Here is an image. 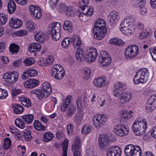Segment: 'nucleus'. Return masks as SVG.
Returning a JSON list of instances; mask_svg holds the SVG:
<instances>
[{
    "mask_svg": "<svg viewBox=\"0 0 156 156\" xmlns=\"http://www.w3.org/2000/svg\"><path fill=\"white\" fill-rule=\"evenodd\" d=\"M109 56L107 51H101L100 55L99 57L98 62H102L103 59Z\"/></svg>",
    "mask_w": 156,
    "mask_h": 156,
    "instance_id": "nucleus-52",
    "label": "nucleus"
},
{
    "mask_svg": "<svg viewBox=\"0 0 156 156\" xmlns=\"http://www.w3.org/2000/svg\"><path fill=\"white\" fill-rule=\"evenodd\" d=\"M76 111L75 108L72 106H69L67 109V115L68 116H72Z\"/></svg>",
    "mask_w": 156,
    "mask_h": 156,
    "instance_id": "nucleus-54",
    "label": "nucleus"
},
{
    "mask_svg": "<svg viewBox=\"0 0 156 156\" xmlns=\"http://www.w3.org/2000/svg\"><path fill=\"white\" fill-rule=\"evenodd\" d=\"M63 28L65 30L70 32L73 28L72 25L71 23L68 20H66L64 22Z\"/></svg>",
    "mask_w": 156,
    "mask_h": 156,
    "instance_id": "nucleus-43",
    "label": "nucleus"
},
{
    "mask_svg": "<svg viewBox=\"0 0 156 156\" xmlns=\"http://www.w3.org/2000/svg\"><path fill=\"white\" fill-rule=\"evenodd\" d=\"M91 69L89 67H86L84 69V74L86 79H88L90 76Z\"/></svg>",
    "mask_w": 156,
    "mask_h": 156,
    "instance_id": "nucleus-63",
    "label": "nucleus"
},
{
    "mask_svg": "<svg viewBox=\"0 0 156 156\" xmlns=\"http://www.w3.org/2000/svg\"><path fill=\"white\" fill-rule=\"evenodd\" d=\"M84 115V113L82 111L80 110L74 117V121L77 125L80 124L82 122Z\"/></svg>",
    "mask_w": 156,
    "mask_h": 156,
    "instance_id": "nucleus-28",
    "label": "nucleus"
},
{
    "mask_svg": "<svg viewBox=\"0 0 156 156\" xmlns=\"http://www.w3.org/2000/svg\"><path fill=\"white\" fill-rule=\"evenodd\" d=\"M52 74L55 79L61 80L64 76L65 71L62 66L57 64L52 68Z\"/></svg>",
    "mask_w": 156,
    "mask_h": 156,
    "instance_id": "nucleus-9",
    "label": "nucleus"
},
{
    "mask_svg": "<svg viewBox=\"0 0 156 156\" xmlns=\"http://www.w3.org/2000/svg\"><path fill=\"white\" fill-rule=\"evenodd\" d=\"M41 48L40 44L37 43H32L29 46V50L31 52L39 51Z\"/></svg>",
    "mask_w": 156,
    "mask_h": 156,
    "instance_id": "nucleus-30",
    "label": "nucleus"
},
{
    "mask_svg": "<svg viewBox=\"0 0 156 156\" xmlns=\"http://www.w3.org/2000/svg\"><path fill=\"white\" fill-rule=\"evenodd\" d=\"M8 96V94L7 91L0 88V99H5Z\"/></svg>",
    "mask_w": 156,
    "mask_h": 156,
    "instance_id": "nucleus-59",
    "label": "nucleus"
},
{
    "mask_svg": "<svg viewBox=\"0 0 156 156\" xmlns=\"http://www.w3.org/2000/svg\"><path fill=\"white\" fill-rule=\"evenodd\" d=\"M48 31L54 41L58 40L61 37V25L59 22H55L49 25Z\"/></svg>",
    "mask_w": 156,
    "mask_h": 156,
    "instance_id": "nucleus-4",
    "label": "nucleus"
},
{
    "mask_svg": "<svg viewBox=\"0 0 156 156\" xmlns=\"http://www.w3.org/2000/svg\"><path fill=\"white\" fill-rule=\"evenodd\" d=\"M124 152L126 156H141L142 151L140 147L138 145L129 144L126 146Z\"/></svg>",
    "mask_w": 156,
    "mask_h": 156,
    "instance_id": "nucleus-5",
    "label": "nucleus"
},
{
    "mask_svg": "<svg viewBox=\"0 0 156 156\" xmlns=\"http://www.w3.org/2000/svg\"><path fill=\"white\" fill-rule=\"evenodd\" d=\"M133 112L129 111L127 112L126 110H122L119 113L121 119L124 122L126 123L131 119L133 115Z\"/></svg>",
    "mask_w": 156,
    "mask_h": 156,
    "instance_id": "nucleus-23",
    "label": "nucleus"
},
{
    "mask_svg": "<svg viewBox=\"0 0 156 156\" xmlns=\"http://www.w3.org/2000/svg\"><path fill=\"white\" fill-rule=\"evenodd\" d=\"M84 9L83 10L81 9L83 11H84L86 9V11L85 12H80L79 14L78 15V16L80 20L84 22L87 21L89 18V16H92L94 13L93 9L90 7H88L87 5L86 6H84Z\"/></svg>",
    "mask_w": 156,
    "mask_h": 156,
    "instance_id": "nucleus-12",
    "label": "nucleus"
},
{
    "mask_svg": "<svg viewBox=\"0 0 156 156\" xmlns=\"http://www.w3.org/2000/svg\"><path fill=\"white\" fill-rule=\"evenodd\" d=\"M71 43L73 47L78 49L82 45V42L80 37L77 35L71 37Z\"/></svg>",
    "mask_w": 156,
    "mask_h": 156,
    "instance_id": "nucleus-22",
    "label": "nucleus"
},
{
    "mask_svg": "<svg viewBox=\"0 0 156 156\" xmlns=\"http://www.w3.org/2000/svg\"><path fill=\"white\" fill-rule=\"evenodd\" d=\"M108 18L109 22L112 24H115L117 22L119 19L118 13L115 11H112L109 14Z\"/></svg>",
    "mask_w": 156,
    "mask_h": 156,
    "instance_id": "nucleus-27",
    "label": "nucleus"
},
{
    "mask_svg": "<svg viewBox=\"0 0 156 156\" xmlns=\"http://www.w3.org/2000/svg\"><path fill=\"white\" fill-rule=\"evenodd\" d=\"M122 90H112L113 95L116 98H119V99L121 97L123 93L122 92Z\"/></svg>",
    "mask_w": 156,
    "mask_h": 156,
    "instance_id": "nucleus-62",
    "label": "nucleus"
},
{
    "mask_svg": "<svg viewBox=\"0 0 156 156\" xmlns=\"http://www.w3.org/2000/svg\"><path fill=\"white\" fill-rule=\"evenodd\" d=\"M149 72L145 68L137 70L133 79V82L135 84L146 83L149 79Z\"/></svg>",
    "mask_w": 156,
    "mask_h": 156,
    "instance_id": "nucleus-2",
    "label": "nucleus"
},
{
    "mask_svg": "<svg viewBox=\"0 0 156 156\" xmlns=\"http://www.w3.org/2000/svg\"><path fill=\"white\" fill-rule=\"evenodd\" d=\"M71 98L72 96L71 95H69L66 98L64 101L60 104V108L62 112H64L67 110Z\"/></svg>",
    "mask_w": 156,
    "mask_h": 156,
    "instance_id": "nucleus-26",
    "label": "nucleus"
},
{
    "mask_svg": "<svg viewBox=\"0 0 156 156\" xmlns=\"http://www.w3.org/2000/svg\"><path fill=\"white\" fill-rule=\"evenodd\" d=\"M22 119L27 124H29L31 123L33 121L34 119L33 116L31 114H28L23 115L22 117Z\"/></svg>",
    "mask_w": 156,
    "mask_h": 156,
    "instance_id": "nucleus-42",
    "label": "nucleus"
},
{
    "mask_svg": "<svg viewBox=\"0 0 156 156\" xmlns=\"http://www.w3.org/2000/svg\"><path fill=\"white\" fill-rule=\"evenodd\" d=\"M135 18L132 16H126L121 22L120 28L123 34L129 36L133 34L136 23Z\"/></svg>",
    "mask_w": 156,
    "mask_h": 156,
    "instance_id": "nucleus-1",
    "label": "nucleus"
},
{
    "mask_svg": "<svg viewBox=\"0 0 156 156\" xmlns=\"http://www.w3.org/2000/svg\"><path fill=\"white\" fill-rule=\"evenodd\" d=\"M149 51L153 59L156 62V47L151 48Z\"/></svg>",
    "mask_w": 156,
    "mask_h": 156,
    "instance_id": "nucleus-53",
    "label": "nucleus"
},
{
    "mask_svg": "<svg viewBox=\"0 0 156 156\" xmlns=\"http://www.w3.org/2000/svg\"><path fill=\"white\" fill-rule=\"evenodd\" d=\"M89 0H80L79 1V5L80 8L84 9V7L86 6L89 3Z\"/></svg>",
    "mask_w": 156,
    "mask_h": 156,
    "instance_id": "nucleus-55",
    "label": "nucleus"
},
{
    "mask_svg": "<svg viewBox=\"0 0 156 156\" xmlns=\"http://www.w3.org/2000/svg\"><path fill=\"white\" fill-rule=\"evenodd\" d=\"M42 88L46 91V93H49L50 94L52 91V87L50 83L47 82H44L42 84Z\"/></svg>",
    "mask_w": 156,
    "mask_h": 156,
    "instance_id": "nucleus-40",
    "label": "nucleus"
},
{
    "mask_svg": "<svg viewBox=\"0 0 156 156\" xmlns=\"http://www.w3.org/2000/svg\"><path fill=\"white\" fill-rule=\"evenodd\" d=\"M35 62V61L33 58L28 57L24 60L23 63L26 66H29L34 64Z\"/></svg>",
    "mask_w": 156,
    "mask_h": 156,
    "instance_id": "nucleus-46",
    "label": "nucleus"
},
{
    "mask_svg": "<svg viewBox=\"0 0 156 156\" xmlns=\"http://www.w3.org/2000/svg\"><path fill=\"white\" fill-rule=\"evenodd\" d=\"M29 12L31 16L35 19H39L42 15V12L39 7L31 5L29 6Z\"/></svg>",
    "mask_w": 156,
    "mask_h": 156,
    "instance_id": "nucleus-15",
    "label": "nucleus"
},
{
    "mask_svg": "<svg viewBox=\"0 0 156 156\" xmlns=\"http://www.w3.org/2000/svg\"><path fill=\"white\" fill-rule=\"evenodd\" d=\"M132 97V93L130 92L127 91L123 93L122 96L119 98V100L121 104H125L129 102Z\"/></svg>",
    "mask_w": 156,
    "mask_h": 156,
    "instance_id": "nucleus-19",
    "label": "nucleus"
},
{
    "mask_svg": "<svg viewBox=\"0 0 156 156\" xmlns=\"http://www.w3.org/2000/svg\"><path fill=\"white\" fill-rule=\"evenodd\" d=\"M7 8L8 12L10 14H12L15 12L16 9V5L13 0H10L9 1Z\"/></svg>",
    "mask_w": 156,
    "mask_h": 156,
    "instance_id": "nucleus-32",
    "label": "nucleus"
},
{
    "mask_svg": "<svg viewBox=\"0 0 156 156\" xmlns=\"http://www.w3.org/2000/svg\"><path fill=\"white\" fill-rule=\"evenodd\" d=\"M113 132L118 136H124L129 133V129L124 125L119 124L114 126Z\"/></svg>",
    "mask_w": 156,
    "mask_h": 156,
    "instance_id": "nucleus-10",
    "label": "nucleus"
},
{
    "mask_svg": "<svg viewBox=\"0 0 156 156\" xmlns=\"http://www.w3.org/2000/svg\"><path fill=\"white\" fill-rule=\"evenodd\" d=\"M34 38L36 41L40 43H43L45 39L44 35L41 32L35 33L34 34Z\"/></svg>",
    "mask_w": 156,
    "mask_h": 156,
    "instance_id": "nucleus-31",
    "label": "nucleus"
},
{
    "mask_svg": "<svg viewBox=\"0 0 156 156\" xmlns=\"http://www.w3.org/2000/svg\"><path fill=\"white\" fill-rule=\"evenodd\" d=\"M146 2V0H133L132 4L135 7H140L145 6Z\"/></svg>",
    "mask_w": 156,
    "mask_h": 156,
    "instance_id": "nucleus-33",
    "label": "nucleus"
},
{
    "mask_svg": "<svg viewBox=\"0 0 156 156\" xmlns=\"http://www.w3.org/2000/svg\"><path fill=\"white\" fill-rule=\"evenodd\" d=\"M107 29L105 27L95 26L93 28L94 38L97 40L103 39L106 35Z\"/></svg>",
    "mask_w": 156,
    "mask_h": 156,
    "instance_id": "nucleus-8",
    "label": "nucleus"
},
{
    "mask_svg": "<svg viewBox=\"0 0 156 156\" xmlns=\"http://www.w3.org/2000/svg\"><path fill=\"white\" fill-rule=\"evenodd\" d=\"M107 119L108 116L106 114L99 113L93 116L92 121L94 127L99 129L105 124Z\"/></svg>",
    "mask_w": 156,
    "mask_h": 156,
    "instance_id": "nucleus-6",
    "label": "nucleus"
},
{
    "mask_svg": "<svg viewBox=\"0 0 156 156\" xmlns=\"http://www.w3.org/2000/svg\"><path fill=\"white\" fill-rule=\"evenodd\" d=\"M71 37H67L64 38L61 43V46L62 48L67 49L69 46L71 44Z\"/></svg>",
    "mask_w": 156,
    "mask_h": 156,
    "instance_id": "nucleus-36",
    "label": "nucleus"
},
{
    "mask_svg": "<svg viewBox=\"0 0 156 156\" xmlns=\"http://www.w3.org/2000/svg\"><path fill=\"white\" fill-rule=\"evenodd\" d=\"M31 132L29 130L27 131L26 133H25L23 137L26 141H29L31 139L32 136L31 135Z\"/></svg>",
    "mask_w": 156,
    "mask_h": 156,
    "instance_id": "nucleus-61",
    "label": "nucleus"
},
{
    "mask_svg": "<svg viewBox=\"0 0 156 156\" xmlns=\"http://www.w3.org/2000/svg\"><path fill=\"white\" fill-rule=\"evenodd\" d=\"M73 144L72 145V151L74 156H81L80 140L78 136L75 137L73 141Z\"/></svg>",
    "mask_w": 156,
    "mask_h": 156,
    "instance_id": "nucleus-13",
    "label": "nucleus"
},
{
    "mask_svg": "<svg viewBox=\"0 0 156 156\" xmlns=\"http://www.w3.org/2000/svg\"><path fill=\"white\" fill-rule=\"evenodd\" d=\"M37 27L36 24L32 20H29L26 22V28L29 31H33L36 29Z\"/></svg>",
    "mask_w": 156,
    "mask_h": 156,
    "instance_id": "nucleus-29",
    "label": "nucleus"
},
{
    "mask_svg": "<svg viewBox=\"0 0 156 156\" xmlns=\"http://www.w3.org/2000/svg\"><path fill=\"white\" fill-rule=\"evenodd\" d=\"M18 73L15 71L5 73L3 76L5 81L9 83H14L18 80Z\"/></svg>",
    "mask_w": 156,
    "mask_h": 156,
    "instance_id": "nucleus-11",
    "label": "nucleus"
},
{
    "mask_svg": "<svg viewBox=\"0 0 156 156\" xmlns=\"http://www.w3.org/2000/svg\"><path fill=\"white\" fill-rule=\"evenodd\" d=\"M99 147L100 149L104 150L108 142V137L105 134L100 136L98 139Z\"/></svg>",
    "mask_w": 156,
    "mask_h": 156,
    "instance_id": "nucleus-20",
    "label": "nucleus"
},
{
    "mask_svg": "<svg viewBox=\"0 0 156 156\" xmlns=\"http://www.w3.org/2000/svg\"><path fill=\"white\" fill-rule=\"evenodd\" d=\"M68 144V142L67 140H65L62 143V156H67Z\"/></svg>",
    "mask_w": 156,
    "mask_h": 156,
    "instance_id": "nucleus-45",
    "label": "nucleus"
},
{
    "mask_svg": "<svg viewBox=\"0 0 156 156\" xmlns=\"http://www.w3.org/2000/svg\"><path fill=\"white\" fill-rule=\"evenodd\" d=\"M92 131V127L88 124L85 125L81 129L82 133L83 134H87L90 133Z\"/></svg>",
    "mask_w": 156,
    "mask_h": 156,
    "instance_id": "nucleus-41",
    "label": "nucleus"
},
{
    "mask_svg": "<svg viewBox=\"0 0 156 156\" xmlns=\"http://www.w3.org/2000/svg\"><path fill=\"white\" fill-rule=\"evenodd\" d=\"M139 49L135 45H130L128 46L125 51V57L127 59H131L136 56L138 54Z\"/></svg>",
    "mask_w": 156,
    "mask_h": 156,
    "instance_id": "nucleus-7",
    "label": "nucleus"
},
{
    "mask_svg": "<svg viewBox=\"0 0 156 156\" xmlns=\"http://www.w3.org/2000/svg\"><path fill=\"white\" fill-rule=\"evenodd\" d=\"M12 108L14 112L16 114H20L23 111V107L21 105L14 104L12 105Z\"/></svg>",
    "mask_w": 156,
    "mask_h": 156,
    "instance_id": "nucleus-34",
    "label": "nucleus"
},
{
    "mask_svg": "<svg viewBox=\"0 0 156 156\" xmlns=\"http://www.w3.org/2000/svg\"><path fill=\"white\" fill-rule=\"evenodd\" d=\"M85 51L81 48H78L76 52V59L79 61H81L83 58Z\"/></svg>",
    "mask_w": 156,
    "mask_h": 156,
    "instance_id": "nucleus-38",
    "label": "nucleus"
},
{
    "mask_svg": "<svg viewBox=\"0 0 156 156\" xmlns=\"http://www.w3.org/2000/svg\"><path fill=\"white\" fill-rule=\"evenodd\" d=\"M54 58L53 56L51 55L48 56L46 60H43L41 62H42V64H41L42 66H46L48 65L51 64L53 61Z\"/></svg>",
    "mask_w": 156,
    "mask_h": 156,
    "instance_id": "nucleus-44",
    "label": "nucleus"
},
{
    "mask_svg": "<svg viewBox=\"0 0 156 156\" xmlns=\"http://www.w3.org/2000/svg\"><path fill=\"white\" fill-rule=\"evenodd\" d=\"M98 54L97 50L94 48L87 53L85 55L84 58L87 62L92 63L95 60Z\"/></svg>",
    "mask_w": 156,
    "mask_h": 156,
    "instance_id": "nucleus-16",
    "label": "nucleus"
},
{
    "mask_svg": "<svg viewBox=\"0 0 156 156\" xmlns=\"http://www.w3.org/2000/svg\"><path fill=\"white\" fill-rule=\"evenodd\" d=\"M108 83L107 78L104 76H100L95 79L93 81L94 85L98 88L105 87Z\"/></svg>",
    "mask_w": 156,
    "mask_h": 156,
    "instance_id": "nucleus-17",
    "label": "nucleus"
},
{
    "mask_svg": "<svg viewBox=\"0 0 156 156\" xmlns=\"http://www.w3.org/2000/svg\"><path fill=\"white\" fill-rule=\"evenodd\" d=\"M150 33V32H148L146 30H144L140 34L139 38L142 39H144Z\"/></svg>",
    "mask_w": 156,
    "mask_h": 156,
    "instance_id": "nucleus-64",
    "label": "nucleus"
},
{
    "mask_svg": "<svg viewBox=\"0 0 156 156\" xmlns=\"http://www.w3.org/2000/svg\"><path fill=\"white\" fill-rule=\"evenodd\" d=\"M66 14L68 16H73L75 15V13L73 9V8L70 7H67L66 12Z\"/></svg>",
    "mask_w": 156,
    "mask_h": 156,
    "instance_id": "nucleus-57",
    "label": "nucleus"
},
{
    "mask_svg": "<svg viewBox=\"0 0 156 156\" xmlns=\"http://www.w3.org/2000/svg\"><path fill=\"white\" fill-rule=\"evenodd\" d=\"M34 126L35 128L38 130L42 131L44 130V126L38 120H36L34 122Z\"/></svg>",
    "mask_w": 156,
    "mask_h": 156,
    "instance_id": "nucleus-49",
    "label": "nucleus"
},
{
    "mask_svg": "<svg viewBox=\"0 0 156 156\" xmlns=\"http://www.w3.org/2000/svg\"><path fill=\"white\" fill-rule=\"evenodd\" d=\"M22 24L21 20L18 19L11 18L9 20V25L12 28L18 29L22 27Z\"/></svg>",
    "mask_w": 156,
    "mask_h": 156,
    "instance_id": "nucleus-24",
    "label": "nucleus"
},
{
    "mask_svg": "<svg viewBox=\"0 0 156 156\" xmlns=\"http://www.w3.org/2000/svg\"><path fill=\"white\" fill-rule=\"evenodd\" d=\"M7 20L6 16L5 14L3 13H0V25L5 24Z\"/></svg>",
    "mask_w": 156,
    "mask_h": 156,
    "instance_id": "nucleus-56",
    "label": "nucleus"
},
{
    "mask_svg": "<svg viewBox=\"0 0 156 156\" xmlns=\"http://www.w3.org/2000/svg\"><path fill=\"white\" fill-rule=\"evenodd\" d=\"M15 124L16 126L22 129H23L25 127V124L20 118L16 119Z\"/></svg>",
    "mask_w": 156,
    "mask_h": 156,
    "instance_id": "nucleus-48",
    "label": "nucleus"
},
{
    "mask_svg": "<svg viewBox=\"0 0 156 156\" xmlns=\"http://www.w3.org/2000/svg\"><path fill=\"white\" fill-rule=\"evenodd\" d=\"M121 149L118 146L108 147L106 150L107 156H120Z\"/></svg>",
    "mask_w": 156,
    "mask_h": 156,
    "instance_id": "nucleus-18",
    "label": "nucleus"
},
{
    "mask_svg": "<svg viewBox=\"0 0 156 156\" xmlns=\"http://www.w3.org/2000/svg\"><path fill=\"white\" fill-rule=\"evenodd\" d=\"M53 137V134L49 132H46L44 133L43 136V140L46 142H48L51 140Z\"/></svg>",
    "mask_w": 156,
    "mask_h": 156,
    "instance_id": "nucleus-47",
    "label": "nucleus"
},
{
    "mask_svg": "<svg viewBox=\"0 0 156 156\" xmlns=\"http://www.w3.org/2000/svg\"><path fill=\"white\" fill-rule=\"evenodd\" d=\"M39 81L34 79H31L26 81L24 83V85L26 88H32L37 86L39 83Z\"/></svg>",
    "mask_w": 156,
    "mask_h": 156,
    "instance_id": "nucleus-25",
    "label": "nucleus"
},
{
    "mask_svg": "<svg viewBox=\"0 0 156 156\" xmlns=\"http://www.w3.org/2000/svg\"><path fill=\"white\" fill-rule=\"evenodd\" d=\"M19 99L21 103L25 106L28 108L31 106L32 103L29 98L20 97Z\"/></svg>",
    "mask_w": 156,
    "mask_h": 156,
    "instance_id": "nucleus-39",
    "label": "nucleus"
},
{
    "mask_svg": "<svg viewBox=\"0 0 156 156\" xmlns=\"http://www.w3.org/2000/svg\"><path fill=\"white\" fill-rule=\"evenodd\" d=\"M156 105V94L151 95L148 99L145 105L146 108L147 110L151 111L154 110Z\"/></svg>",
    "mask_w": 156,
    "mask_h": 156,
    "instance_id": "nucleus-14",
    "label": "nucleus"
},
{
    "mask_svg": "<svg viewBox=\"0 0 156 156\" xmlns=\"http://www.w3.org/2000/svg\"><path fill=\"white\" fill-rule=\"evenodd\" d=\"M67 133L69 135H71L72 134L74 130V126L72 124L69 123L67 127Z\"/></svg>",
    "mask_w": 156,
    "mask_h": 156,
    "instance_id": "nucleus-60",
    "label": "nucleus"
},
{
    "mask_svg": "<svg viewBox=\"0 0 156 156\" xmlns=\"http://www.w3.org/2000/svg\"><path fill=\"white\" fill-rule=\"evenodd\" d=\"M126 88V86L122 83L117 82L114 84L112 90H124Z\"/></svg>",
    "mask_w": 156,
    "mask_h": 156,
    "instance_id": "nucleus-37",
    "label": "nucleus"
},
{
    "mask_svg": "<svg viewBox=\"0 0 156 156\" xmlns=\"http://www.w3.org/2000/svg\"><path fill=\"white\" fill-rule=\"evenodd\" d=\"M46 91L41 88V89L34 90L32 92V94L34 95L37 96L40 100L42 98H45L49 96L50 94L46 93Z\"/></svg>",
    "mask_w": 156,
    "mask_h": 156,
    "instance_id": "nucleus-21",
    "label": "nucleus"
},
{
    "mask_svg": "<svg viewBox=\"0 0 156 156\" xmlns=\"http://www.w3.org/2000/svg\"><path fill=\"white\" fill-rule=\"evenodd\" d=\"M103 61L102 62H98L101 63L103 66H106L109 65L111 62V58L108 56L107 58L103 59Z\"/></svg>",
    "mask_w": 156,
    "mask_h": 156,
    "instance_id": "nucleus-58",
    "label": "nucleus"
},
{
    "mask_svg": "<svg viewBox=\"0 0 156 156\" xmlns=\"http://www.w3.org/2000/svg\"><path fill=\"white\" fill-rule=\"evenodd\" d=\"M11 144V141L9 138H5L4 139L3 147L4 149L9 148Z\"/></svg>",
    "mask_w": 156,
    "mask_h": 156,
    "instance_id": "nucleus-50",
    "label": "nucleus"
},
{
    "mask_svg": "<svg viewBox=\"0 0 156 156\" xmlns=\"http://www.w3.org/2000/svg\"><path fill=\"white\" fill-rule=\"evenodd\" d=\"M134 132L137 136H140L145 133L147 128V122L144 119L135 120L132 125Z\"/></svg>",
    "mask_w": 156,
    "mask_h": 156,
    "instance_id": "nucleus-3",
    "label": "nucleus"
},
{
    "mask_svg": "<svg viewBox=\"0 0 156 156\" xmlns=\"http://www.w3.org/2000/svg\"><path fill=\"white\" fill-rule=\"evenodd\" d=\"M26 70L29 76H36L38 74L37 72L35 69H26Z\"/></svg>",
    "mask_w": 156,
    "mask_h": 156,
    "instance_id": "nucleus-51",
    "label": "nucleus"
},
{
    "mask_svg": "<svg viewBox=\"0 0 156 156\" xmlns=\"http://www.w3.org/2000/svg\"><path fill=\"white\" fill-rule=\"evenodd\" d=\"M19 48L18 45L13 43L10 44L9 47V51L11 54H16L18 52Z\"/></svg>",
    "mask_w": 156,
    "mask_h": 156,
    "instance_id": "nucleus-35",
    "label": "nucleus"
}]
</instances>
